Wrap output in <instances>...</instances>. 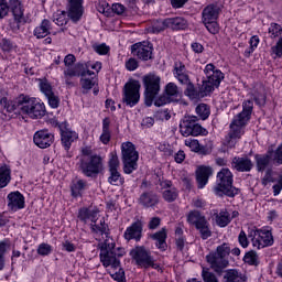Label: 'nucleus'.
<instances>
[{
	"label": "nucleus",
	"mask_w": 282,
	"mask_h": 282,
	"mask_svg": "<svg viewBox=\"0 0 282 282\" xmlns=\"http://www.w3.org/2000/svg\"><path fill=\"white\" fill-rule=\"evenodd\" d=\"M139 202L142 206L150 208V206L158 204V196L153 193H144L140 196Z\"/></svg>",
	"instance_id": "obj_38"
},
{
	"label": "nucleus",
	"mask_w": 282,
	"mask_h": 282,
	"mask_svg": "<svg viewBox=\"0 0 282 282\" xmlns=\"http://www.w3.org/2000/svg\"><path fill=\"white\" fill-rule=\"evenodd\" d=\"M272 54H275V56H279V58L282 57V36L279 39L276 45L271 47Z\"/></svg>",
	"instance_id": "obj_62"
},
{
	"label": "nucleus",
	"mask_w": 282,
	"mask_h": 282,
	"mask_svg": "<svg viewBox=\"0 0 282 282\" xmlns=\"http://www.w3.org/2000/svg\"><path fill=\"white\" fill-rule=\"evenodd\" d=\"M166 28H169L166 25V20H156L152 24L151 32H153V34H158L159 32H162L163 30H166Z\"/></svg>",
	"instance_id": "obj_54"
},
{
	"label": "nucleus",
	"mask_w": 282,
	"mask_h": 282,
	"mask_svg": "<svg viewBox=\"0 0 282 282\" xmlns=\"http://www.w3.org/2000/svg\"><path fill=\"white\" fill-rule=\"evenodd\" d=\"M91 158H94V151L91 148L85 147L82 149V154L77 158V163L87 162V160H90Z\"/></svg>",
	"instance_id": "obj_52"
},
{
	"label": "nucleus",
	"mask_w": 282,
	"mask_h": 282,
	"mask_svg": "<svg viewBox=\"0 0 282 282\" xmlns=\"http://www.w3.org/2000/svg\"><path fill=\"white\" fill-rule=\"evenodd\" d=\"M7 202L10 210L17 212L25 208V197L19 191L9 193L7 196Z\"/></svg>",
	"instance_id": "obj_21"
},
{
	"label": "nucleus",
	"mask_w": 282,
	"mask_h": 282,
	"mask_svg": "<svg viewBox=\"0 0 282 282\" xmlns=\"http://www.w3.org/2000/svg\"><path fill=\"white\" fill-rule=\"evenodd\" d=\"M185 147H188L191 151H194L195 153H198L199 151V141L197 139H186L185 140Z\"/></svg>",
	"instance_id": "obj_59"
},
{
	"label": "nucleus",
	"mask_w": 282,
	"mask_h": 282,
	"mask_svg": "<svg viewBox=\"0 0 282 282\" xmlns=\"http://www.w3.org/2000/svg\"><path fill=\"white\" fill-rule=\"evenodd\" d=\"M246 281H248V276H246V273L237 269L227 270L223 276V282H246Z\"/></svg>",
	"instance_id": "obj_29"
},
{
	"label": "nucleus",
	"mask_w": 282,
	"mask_h": 282,
	"mask_svg": "<svg viewBox=\"0 0 282 282\" xmlns=\"http://www.w3.org/2000/svg\"><path fill=\"white\" fill-rule=\"evenodd\" d=\"M0 105L4 109H7V111H9V113H12V111H17V109H19V104H17V99H15V101H9L8 98L4 97V98L0 99Z\"/></svg>",
	"instance_id": "obj_50"
},
{
	"label": "nucleus",
	"mask_w": 282,
	"mask_h": 282,
	"mask_svg": "<svg viewBox=\"0 0 282 282\" xmlns=\"http://www.w3.org/2000/svg\"><path fill=\"white\" fill-rule=\"evenodd\" d=\"M248 237L254 250H263L274 246V236L269 229H257L254 227L248 229Z\"/></svg>",
	"instance_id": "obj_8"
},
{
	"label": "nucleus",
	"mask_w": 282,
	"mask_h": 282,
	"mask_svg": "<svg viewBox=\"0 0 282 282\" xmlns=\"http://www.w3.org/2000/svg\"><path fill=\"white\" fill-rule=\"evenodd\" d=\"M58 129L61 133L62 147H64L65 151H69V149H72V144L78 140V132L72 130V128H69V123L66 121L59 123Z\"/></svg>",
	"instance_id": "obj_18"
},
{
	"label": "nucleus",
	"mask_w": 282,
	"mask_h": 282,
	"mask_svg": "<svg viewBox=\"0 0 282 282\" xmlns=\"http://www.w3.org/2000/svg\"><path fill=\"white\" fill-rule=\"evenodd\" d=\"M206 30H208V32L210 34H218L219 33V24L217 23V20H212L208 22H203Z\"/></svg>",
	"instance_id": "obj_55"
},
{
	"label": "nucleus",
	"mask_w": 282,
	"mask_h": 282,
	"mask_svg": "<svg viewBox=\"0 0 282 282\" xmlns=\"http://www.w3.org/2000/svg\"><path fill=\"white\" fill-rule=\"evenodd\" d=\"M238 241L241 248H248V246H250V238L248 237V234H246L243 230L240 231L238 236Z\"/></svg>",
	"instance_id": "obj_60"
},
{
	"label": "nucleus",
	"mask_w": 282,
	"mask_h": 282,
	"mask_svg": "<svg viewBox=\"0 0 282 282\" xmlns=\"http://www.w3.org/2000/svg\"><path fill=\"white\" fill-rule=\"evenodd\" d=\"M77 166L86 177H96L102 171V158L95 154L90 159L77 163Z\"/></svg>",
	"instance_id": "obj_15"
},
{
	"label": "nucleus",
	"mask_w": 282,
	"mask_h": 282,
	"mask_svg": "<svg viewBox=\"0 0 282 282\" xmlns=\"http://www.w3.org/2000/svg\"><path fill=\"white\" fill-rule=\"evenodd\" d=\"M97 11L100 12V14H105V17L111 15V7L109 6V2L101 0L97 4Z\"/></svg>",
	"instance_id": "obj_51"
},
{
	"label": "nucleus",
	"mask_w": 282,
	"mask_h": 282,
	"mask_svg": "<svg viewBox=\"0 0 282 282\" xmlns=\"http://www.w3.org/2000/svg\"><path fill=\"white\" fill-rule=\"evenodd\" d=\"M121 155L123 162V173L131 175L133 171H138V160H140V153L135 149V144L130 141L121 143Z\"/></svg>",
	"instance_id": "obj_7"
},
{
	"label": "nucleus",
	"mask_w": 282,
	"mask_h": 282,
	"mask_svg": "<svg viewBox=\"0 0 282 282\" xmlns=\"http://www.w3.org/2000/svg\"><path fill=\"white\" fill-rule=\"evenodd\" d=\"M39 83V89L42 91L43 95L50 96L54 90L52 89V84L47 78H39L36 79Z\"/></svg>",
	"instance_id": "obj_44"
},
{
	"label": "nucleus",
	"mask_w": 282,
	"mask_h": 282,
	"mask_svg": "<svg viewBox=\"0 0 282 282\" xmlns=\"http://www.w3.org/2000/svg\"><path fill=\"white\" fill-rule=\"evenodd\" d=\"M257 169L262 172L272 166H281L282 164V143L274 151H268L265 154L256 155Z\"/></svg>",
	"instance_id": "obj_9"
},
{
	"label": "nucleus",
	"mask_w": 282,
	"mask_h": 282,
	"mask_svg": "<svg viewBox=\"0 0 282 282\" xmlns=\"http://www.w3.org/2000/svg\"><path fill=\"white\" fill-rule=\"evenodd\" d=\"M118 271L116 270H112L111 269H108V274H110L111 279H113V281H117V282H126L127 279L124 276V270H122V268H118L117 269Z\"/></svg>",
	"instance_id": "obj_49"
},
{
	"label": "nucleus",
	"mask_w": 282,
	"mask_h": 282,
	"mask_svg": "<svg viewBox=\"0 0 282 282\" xmlns=\"http://www.w3.org/2000/svg\"><path fill=\"white\" fill-rule=\"evenodd\" d=\"M45 98L47 99V102L52 109H58L61 98H58L56 94L51 93L50 95H46Z\"/></svg>",
	"instance_id": "obj_53"
},
{
	"label": "nucleus",
	"mask_w": 282,
	"mask_h": 282,
	"mask_svg": "<svg viewBox=\"0 0 282 282\" xmlns=\"http://www.w3.org/2000/svg\"><path fill=\"white\" fill-rule=\"evenodd\" d=\"M84 12L83 0H68L67 12H57L54 15V23L59 26L67 25L69 19L73 23H78L83 19Z\"/></svg>",
	"instance_id": "obj_4"
},
{
	"label": "nucleus",
	"mask_w": 282,
	"mask_h": 282,
	"mask_svg": "<svg viewBox=\"0 0 282 282\" xmlns=\"http://www.w3.org/2000/svg\"><path fill=\"white\" fill-rule=\"evenodd\" d=\"M17 105L24 116L32 118V120H39L45 116V104L35 97H31L28 95H20L17 98Z\"/></svg>",
	"instance_id": "obj_3"
},
{
	"label": "nucleus",
	"mask_w": 282,
	"mask_h": 282,
	"mask_svg": "<svg viewBox=\"0 0 282 282\" xmlns=\"http://www.w3.org/2000/svg\"><path fill=\"white\" fill-rule=\"evenodd\" d=\"M187 221L195 226L196 230H199L202 239H208L213 232L210 231V225L206 217L197 210H192L187 214Z\"/></svg>",
	"instance_id": "obj_14"
},
{
	"label": "nucleus",
	"mask_w": 282,
	"mask_h": 282,
	"mask_svg": "<svg viewBox=\"0 0 282 282\" xmlns=\"http://www.w3.org/2000/svg\"><path fill=\"white\" fill-rule=\"evenodd\" d=\"M37 254H40V257H47L52 254V247L45 242L39 245Z\"/></svg>",
	"instance_id": "obj_56"
},
{
	"label": "nucleus",
	"mask_w": 282,
	"mask_h": 282,
	"mask_svg": "<svg viewBox=\"0 0 282 282\" xmlns=\"http://www.w3.org/2000/svg\"><path fill=\"white\" fill-rule=\"evenodd\" d=\"M12 170L8 165L0 166V188H6L12 180Z\"/></svg>",
	"instance_id": "obj_35"
},
{
	"label": "nucleus",
	"mask_w": 282,
	"mask_h": 282,
	"mask_svg": "<svg viewBox=\"0 0 282 282\" xmlns=\"http://www.w3.org/2000/svg\"><path fill=\"white\" fill-rule=\"evenodd\" d=\"M7 252H10V240L4 239L0 241V257L6 258Z\"/></svg>",
	"instance_id": "obj_61"
},
{
	"label": "nucleus",
	"mask_w": 282,
	"mask_h": 282,
	"mask_svg": "<svg viewBox=\"0 0 282 282\" xmlns=\"http://www.w3.org/2000/svg\"><path fill=\"white\" fill-rule=\"evenodd\" d=\"M165 94L170 100H177L180 98V88L175 83H169L165 86Z\"/></svg>",
	"instance_id": "obj_41"
},
{
	"label": "nucleus",
	"mask_w": 282,
	"mask_h": 282,
	"mask_svg": "<svg viewBox=\"0 0 282 282\" xmlns=\"http://www.w3.org/2000/svg\"><path fill=\"white\" fill-rule=\"evenodd\" d=\"M96 83H98V80L96 79V73L91 70H84L82 73L80 85L82 88L85 89V91H89V89H93Z\"/></svg>",
	"instance_id": "obj_30"
},
{
	"label": "nucleus",
	"mask_w": 282,
	"mask_h": 282,
	"mask_svg": "<svg viewBox=\"0 0 282 282\" xmlns=\"http://www.w3.org/2000/svg\"><path fill=\"white\" fill-rule=\"evenodd\" d=\"M253 102L252 100H246L242 104V111L238 113L230 123V130L226 138L227 147L234 149L237 145V141L241 140L243 135V128L248 124L250 116H252Z\"/></svg>",
	"instance_id": "obj_1"
},
{
	"label": "nucleus",
	"mask_w": 282,
	"mask_h": 282,
	"mask_svg": "<svg viewBox=\"0 0 282 282\" xmlns=\"http://www.w3.org/2000/svg\"><path fill=\"white\" fill-rule=\"evenodd\" d=\"M131 54L138 56L140 61H150L153 56V46L149 42H139L131 46Z\"/></svg>",
	"instance_id": "obj_19"
},
{
	"label": "nucleus",
	"mask_w": 282,
	"mask_h": 282,
	"mask_svg": "<svg viewBox=\"0 0 282 282\" xmlns=\"http://www.w3.org/2000/svg\"><path fill=\"white\" fill-rule=\"evenodd\" d=\"M215 195L221 197L223 195H227V197H235V195H239V189L232 186V172L229 169L223 167L217 173V185L214 188Z\"/></svg>",
	"instance_id": "obj_5"
},
{
	"label": "nucleus",
	"mask_w": 282,
	"mask_h": 282,
	"mask_svg": "<svg viewBox=\"0 0 282 282\" xmlns=\"http://www.w3.org/2000/svg\"><path fill=\"white\" fill-rule=\"evenodd\" d=\"M78 217L82 221H85V224H87V221H91V230L94 232H101V235L107 232V224H105L104 219L100 220L99 225L96 224V221H98V209L83 208L79 210Z\"/></svg>",
	"instance_id": "obj_16"
},
{
	"label": "nucleus",
	"mask_w": 282,
	"mask_h": 282,
	"mask_svg": "<svg viewBox=\"0 0 282 282\" xmlns=\"http://www.w3.org/2000/svg\"><path fill=\"white\" fill-rule=\"evenodd\" d=\"M165 23L170 30H186L188 28L186 20L183 18H167Z\"/></svg>",
	"instance_id": "obj_34"
},
{
	"label": "nucleus",
	"mask_w": 282,
	"mask_h": 282,
	"mask_svg": "<svg viewBox=\"0 0 282 282\" xmlns=\"http://www.w3.org/2000/svg\"><path fill=\"white\" fill-rule=\"evenodd\" d=\"M174 77L181 83V85H186L191 83L188 78V73L186 72V66L182 63L175 64Z\"/></svg>",
	"instance_id": "obj_32"
},
{
	"label": "nucleus",
	"mask_w": 282,
	"mask_h": 282,
	"mask_svg": "<svg viewBox=\"0 0 282 282\" xmlns=\"http://www.w3.org/2000/svg\"><path fill=\"white\" fill-rule=\"evenodd\" d=\"M204 73L209 83H212L218 87H219V85H221V82L224 80V73H221V70L215 68L214 64H207L205 66Z\"/></svg>",
	"instance_id": "obj_22"
},
{
	"label": "nucleus",
	"mask_w": 282,
	"mask_h": 282,
	"mask_svg": "<svg viewBox=\"0 0 282 282\" xmlns=\"http://www.w3.org/2000/svg\"><path fill=\"white\" fill-rule=\"evenodd\" d=\"M196 113L198 117H200V120H207L210 116V107L206 104H199L196 107Z\"/></svg>",
	"instance_id": "obj_47"
},
{
	"label": "nucleus",
	"mask_w": 282,
	"mask_h": 282,
	"mask_svg": "<svg viewBox=\"0 0 282 282\" xmlns=\"http://www.w3.org/2000/svg\"><path fill=\"white\" fill-rule=\"evenodd\" d=\"M93 50L99 54L100 56H106V54H109V46H107V44L102 43V44H95L93 46Z\"/></svg>",
	"instance_id": "obj_58"
},
{
	"label": "nucleus",
	"mask_w": 282,
	"mask_h": 282,
	"mask_svg": "<svg viewBox=\"0 0 282 282\" xmlns=\"http://www.w3.org/2000/svg\"><path fill=\"white\" fill-rule=\"evenodd\" d=\"M109 173L110 176L108 177V182L112 186H120L121 184H124V178H122L119 170H109Z\"/></svg>",
	"instance_id": "obj_40"
},
{
	"label": "nucleus",
	"mask_w": 282,
	"mask_h": 282,
	"mask_svg": "<svg viewBox=\"0 0 282 282\" xmlns=\"http://www.w3.org/2000/svg\"><path fill=\"white\" fill-rule=\"evenodd\" d=\"M52 31V22L50 20H43L40 25H37L33 34L36 39H45V36H50V32Z\"/></svg>",
	"instance_id": "obj_33"
},
{
	"label": "nucleus",
	"mask_w": 282,
	"mask_h": 282,
	"mask_svg": "<svg viewBox=\"0 0 282 282\" xmlns=\"http://www.w3.org/2000/svg\"><path fill=\"white\" fill-rule=\"evenodd\" d=\"M110 124H111V121L109 120V118H105L102 120V132L99 137V140L104 144L111 142V131L109 130Z\"/></svg>",
	"instance_id": "obj_37"
},
{
	"label": "nucleus",
	"mask_w": 282,
	"mask_h": 282,
	"mask_svg": "<svg viewBox=\"0 0 282 282\" xmlns=\"http://www.w3.org/2000/svg\"><path fill=\"white\" fill-rule=\"evenodd\" d=\"M130 256L133 261H135L137 265L140 268H154L158 269V264L153 263V258L151 257V252L147 250L144 247H134Z\"/></svg>",
	"instance_id": "obj_17"
},
{
	"label": "nucleus",
	"mask_w": 282,
	"mask_h": 282,
	"mask_svg": "<svg viewBox=\"0 0 282 282\" xmlns=\"http://www.w3.org/2000/svg\"><path fill=\"white\" fill-rule=\"evenodd\" d=\"M243 261H245V263H248V265H258L259 264V254H257V251L251 250L245 254Z\"/></svg>",
	"instance_id": "obj_48"
},
{
	"label": "nucleus",
	"mask_w": 282,
	"mask_h": 282,
	"mask_svg": "<svg viewBox=\"0 0 282 282\" xmlns=\"http://www.w3.org/2000/svg\"><path fill=\"white\" fill-rule=\"evenodd\" d=\"M140 82L130 79L122 89V102L127 107H135L140 102Z\"/></svg>",
	"instance_id": "obj_13"
},
{
	"label": "nucleus",
	"mask_w": 282,
	"mask_h": 282,
	"mask_svg": "<svg viewBox=\"0 0 282 282\" xmlns=\"http://www.w3.org/2000/svg\"><path fill=\"white\" fill-rule=\"evenodd\" d=\"M180 133L184 138H188V135L197 138V135H208V130L197 123L196 116H185L180 122Z\"/></svg>",
	"instance_id": "obj_10"
},
{
	"label": "nucleus",
	"mask_w": 282,
	"mask_h": 282,
	"mask_svg": "<svg viewBox=\"0 0 282 282\" xmlns=\"http://www.w3.org/2000/svg\"><path fill=\"white\" fill-rule=\"evenodd\" d=\"M231 166L240 173H248L249 171H252V161L248 158L236 156L231 162Z\"/></svg>",
	"instance_id": "obj_28"
},
{
	"label": "nucleus",
	"mask_w": 282,
	"mask_h": 282,
	"mask_svg": "<svg viewBox=\"0 0 282 282\" xmlns=\"http://www.w3.org/2000/svg\"><path fill=\"white\" fill-rule=\"evenodd\" d=\"M268 34L271 39H279L282 34V26L276 22H272L269 25Z\"/></svg>",
	"instance_id": "obj_46"
},
{
	"label": "nucleus",
	"mask_w": 282,
	"mask_h": 282,
	"mask_svg": "<svg viewBox=\"0 0 282 282\" xmlns=\"http://www.w3.org/2000/svg\"><path fill=\"white\" fill-rule=\"evenodd\" d=\"M230 252L235 257H239V254H241V249L234 248L231 250L230 245L224 242L216 248V251L207 254V263H209L212 270H214L215 272H221L224 269L228 268V257L230 256Z\"/></svg>",
	"instance_id": "obj_2"
},
{
	"label": "nucleus",
	"mask_w": 282,
	"mask_h": 282,
	"mask_svg": "<svg viewBox=\"0 0 282 282\" xmlns=\"http://www.w3.org/2000/svg\"><path fill=\"white\" fill-rule=\"evenodd\" d=\"M12 12L13 21L10 22V25H21L25 23V10L23 9V3L21 0H0V19H6L8 13Z\"/></svg>",
	"instance_id": "obj_6"
},
{
	"label": "nucleus",
	"mask_w": 282,
	"mask_h": 282,
	"mask_svg": "<svg viewBox=\"0 0 282 282\" xmlns=\"http://www.w3.org/2000/svg\"><path fill=\"white\" fill-rule=\"evenodd\" d=\"M202 17H203V23H208V21H217L219 17V7L215 4L207 6L203 10Z\"/></svg>",
	"instance_id": "obj_31"
},
{
	"label": "nucleus",
	"mask_w": 282,
	"mask_h": 282,
	"mask_svg": "<svg viewBox=\"0 0 282 282\" xmlns=\"http://www.w3.org/2000/svg\"><path fill=\"white\" fill-rule=\"evenodd\" d=\"M33 142L39 149H47L54 144V135L48 130H39L33 135Z\"/></svg>",
	"instance_id": "obj_20"
},
{
	"label": "nucleus",
	"mask_w": 282,
	"mask_h": 282,
	"mask_svg": "<svg viewBox=\"0 0 282 282\" xmlns=\"http://www.w3.org/2000/svg\"><path fill=\"white\" fill-rule=\"evenodd\" d=\"M213 175V167L202 165L196 170V181L198 188H204L208 184V180Z\"/></svg>",
	"instance_id": "obj_26"
},
{
	"label": "nucleus",
	"mask_w": 282,
	"mask_h": 282,
	"mask_svg": "<svg viewBox=\"0 0 282 282\" xmlns=\"http://www.w3.org/2000/svg\"><path fill=\"white\" fill-rule=\"evenodd\" d=\"M161 186L162 188H164L163 191V199L165 202H175V199H177L178 197V193H177V188L173 187V183L171 181H163L161 182Z\"/></svg>",
	"instance_id": "obj_27"
},
{
	"label": "nucleus",
	"mask_w": 282,
	"mask_h": 282,
	"mask_svg": "<svg viewBox=\"0 0 282 282\" xmlns=\"http://www.w3.org/2000/svg\"><path fill=\"white\" fill-rule=\"evenodd\" d=\"M191 47L194 54H202L204 52V45H202V43L193 42Z\"/></svg>",
	"instance_id": "obj_64"
},
{
	"label": "nucleus",
	"mask_w": 282,
	"mask_h": 282,
	"mask_svg": "<svg viewBox=\"0 0 282 282\" xmlns=\"http://www.w3.org/2000/svg\"><path fill=\"white\" fill-rule=\"evenodd\" d=\"M100 263L104 268H110V270H118L120 268V259L113 254V240H106L101 246L99 253Z\"/></svg>",
	"instance_id": "obj_12"
},
{
	"label": "nucleus",
	"mask_w": 282,
	"mask_h": 282,
	"mask_svg": "<svg viewBox=\"0 0 282 282\" xmlns=\"http://www.w3.org/2000/svg\"><path fill=\"white\" fill-rule=\"evenodd\" d=\"M86 68H87V72H89V69H94L95 72H100V69H102V63L100 62H88L86 64Z\"/></svg>",
	"instance_id": "obj_63"
},
{
	"label": "nucleus",
	"mask_w": 282,
	"mask_h": 282,
	"mask_svg": "<svg viewBox=\"0 0 282 282\" xmlns=\"http://www.w3.org/2000/svg\"><path fill=\"white\" fill-rule=\"evenodd\" d=\"M152 239L156 241V248H159V250H162V251L166 250V229L165 228L152 235Z\"/></svg>",
	"instance_id": "obj_36"
},
{
	"label": "nucleus",
	"mask_w": 282,
	"mask_h": 282,
	"mask_svg": "<svg viewBox=\"0 0 282 282\" xmlns=\"http://www.w3.org/2000/svg\"><path fill=\"white\" fill-rule=\"evenodd\" d=\"M235 217H239V212H228V209H221L218 214L215 216V221L219 228H226Z\"/></svg>",
	"instance_id": "obj_25"
},
{
	"label": "nucleus",
	"mask_w": 282,
	"mask_h": 282,
	"mask_svg": "<svg viewBox=\"0 0 282 282\" xmlns=\"http://www.w3.org/2000/svg\"><path fill=\"white\" fill-rule=\"evenodd\" d=\"M123 237L127 239V241H131V239H134V241H140V239H142V221L137 220L130 227H128L123 234Z\"/></svg>",
	"instance_id": "obj_24"
},
{
	"label": "nucleus",
	"mask_w": 282,
	"mask_h": 282,
	"mask_svg": "<svg viewBox=\"0 0 282 282\" xmlns=\"http://www.w3.org/2000/svg\"><path fill=\"white\" fill-rule=\"evenodd\" d=\"M108 166H109V171L120 170V159H118V153L116 151H112L109 153Z\"/></svg>",
	"instance_id": "obj_45"
},
{
	"label": "nucleus",
	"mask_w": 282,
	"mask_h": 282,
	"mask_svg": "<svg viewBox=\"0 0 282 282\" xmlns=\"http://www.w3.org/2000/svg\"><path fill=\"white\" fill-rule=\"evenodd\" d=\"M270 173H272V170H268L267 174L264 175L263 180H262V184L263 186H268V183H272V191H273V196L274 197H279V195H281V191H282V174H279V176L276 178L272 177V175H270Z\"/></svg>",
	"instance_id": "obj_23"
},
{
	"label": "nucleus",
	"mask_w": 282,
	"mask_h": 282,
	"mask_svg": "<svg viewBox=\"0 0 282 282\" xmlns=\"http://www.w3.org/2000/svg\"><path fill=\"white\" fill-rule=\"evenodd\" d=\"M186 89H185V96L189 98V100H199L202 98V95L199 90L195 89V85L193 83L185 84Z\"/></svg>",
	"instance_id": "obj_42"
},
{
	"label": "nucleus",
	"mask_w": 282,
	"mask_h": 282,
	"mask_svg": "<svg viewBox=\"0 0 282 282\" xmlns=\"http://www.w3.org/2000/svg\"><path fill=\"white\" fill-rule=\"evenodd\" d=\"M87 188V182L83 180H78L77 182L73 183L70 186L73 197H79L83 195V191Z\"/></svg>",
	"instance_id": "obj_39"
},
{
	"label": "nucleus",
	"mask_w": 282,
	"mask_h": 282,
	"mask_svg": "<svg viewBox=\"0 0 282 282\" xmlns=\"http://www.w3.org/2000/svg\"><path fill=\"white\" fill-rule=\"evenodd\" d=\"M161 80L162 79L160 78V76L153 73L143 76V87L145 89L144 96L147 107H151V105H153V101L155 100V96L160 94Z\"/></svg>",
	"instance_id": "obj_11"
},
{
	"label": "nucleus",
	"mask_w": 282,
	"mask_h": 282,
	"mask_svg": "<svg viewBox=\"0 0 282 282\" xmlns=\"http://www.w3.org/2000/svg\"><path fill=\"white\" fill-rule=\"evenodd\" d=\"M215 87H219L217 85H214L212 82L204 80L203 85L199 88V93H200V98H206V96H209L210 94H213V91H215Z\"/></svg>",
	"instance_id": "obj_43"
},
{
	"label": "nucleus",
	"mask_w": 282,
	"mask_h": 282,
	"mask_svg": "<svg viewBox=\"0 0 282 282\" xmlns=\"http://www.w3.org/2000/svg\"><path fill=\"white\" fill-rule=\"evenodd\" d=\"M124 65L128 72H135V69L140 67V62H138L135 57H130L126 61Z\"/></svg>",
	"instance_id": "obj_57"
}]
</instances>
